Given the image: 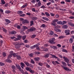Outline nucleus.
Segmentation results:
<instances>
[{"label":"nucleus","mask_w":74,"mask_h":74,"mask_svg":"<svg viewBox=\"0 0 74 74\" xmlns=\"http://www.w3.org/2000/svg\"><path fill=\"white\" fill-rule=\"evenodd\" d=\"M42 19H44V20H45V21H49V19H48L47 18L43 17L42 18Z\"/></svg>","instance_id":"f3484780"},{"label":"nucleus","mask_w":74,"mask_h":74,"mask_svg":"<svg viewBox=\"0 0 74 74\" xmlns=\"http://www.w3.org/2000/svg\"><path fill=\"white\" fill-rule=\"evenodd\" d=\"M49 56V54H46L44 56V57L45 58H48Z\"/></svg>","instance_id":"4468645a"},{"label":"nucleus","mask_w":74,"mask_h":74,"mask_svg":"<svg viewBox=\"0 0 74 74\" xmlns=\"http://www.w3.org/2000/svg\"><path fill=\"white\" fill-rule=\"evenodd\" d=\"M16 66L18 69L19 70V71H20L21 72H22V69H21V67L19 66V65L18 64H16Z\"/></svg>","instance_id":"20e7f679"},{"label":"nucleus","mask_w":74,"mask_h":74,"mask_svg":"<svg viewBox=\"0 0 74 74\" xmlns=\"http://www.w3.org/2000/svg\"><path fill=\"white\" fill-rule=\"evenodd\" d=\"M13 57H14V58H16L17 57L18 55H16V54L15 53H14L13 54Z\"/></svg>","instance_id":"c756f323"},{"label":"nucleus","mask_w":74,"mask_h":74,"mask_svg":"<svg viewBox=\"0 0 74 74\" xmlns=\"http://www.w3.org/2000/svg\"><path fill=\"white\" fill-rule=\"evenodd\" d=\"M20 40V39L19 38H15L14 39V40L15 41H18Z\"/></svg>","instance_id":"c03bdc74"},{"label":"nucleus","mask_w":74,"mask_h":74,"mask_svg":"<svg viewBox=\"0 0 74 74\" xmlns=\"http://www.w3.org/2000/svg\"><path fill=\"white\" fill-rule=\"evenodd\" d=\"M24 42L25 43H27V42H29V41L27 40H24Z\"/></svg>","instance_id":"69168bd1"},{"label":"nucleus","mask_w":74,"mask_h":74,"mask_svg":"<svg viewBox=\"0 0 74 74\" xmlns=\"http://www.w3.org/2000/svg\"><path fill=\"white\" fill-rule=\"evenodd\" d=\"M29 71V72H30V73H32V74H33V73H34V71H32V69L30 68Z\"/></svg>","instance_id":"c9c22d12"},{"label":"nucleus","mask_w":74,"mask_h":74,"mask_svg":"<svg viewBox=\"0 0 74 74\" xmlns=\"http://www.w3.org/2000/svg\"><path fill=\"white\" fill-rule=\"evenodd\" d=\"M24 63H25V64L27 66H29V62H26V61H25L24 62Z\"/></svg>","instance_id":"a211bd4d"},{"label":"nucleus","mask_w":74,"mask_h":74,"mask_svg":"<svg viewBox=\"0 0 74 74\" xmlns=\"http://www.w3.org/2000/svg\"><path fill=\"white\" fill-rule=\"evenodd\" d=\"M67 25H64L63 26V27L64 29H67Z\"/></svg>","instance_id":"864d4df0"},{"label":"nucleus","mask_w":74,"mask_h":74,"mask_svg":"<svg viewBox=\"0 0 74 74\" xmlns=\"http://www.w3.org/2000/svg\"><path fill=\"white\" fill-rule=\"evenodd\" d=\"M55 31L57 32H61V30L59 29L56 28L55 29Z\"/></svg>","instance_id":"dca6fc26"},{"label":"nucleus","mask_w":74,"mask_h":74,"mask_svg":"<svg viewBox=\"0 0 74 74\" xmlns=\"http://www.w3.org/2000/svg\"><path fill=\"white\" fill-rule=\"evenodd\" d=\"M27 3H25V4H24L23 6H22L21 7V8H25V7H27Z\"/></svg>","instance_id":"9b49d317"},{"label":"nucleus","mask_w":74,"mask_h":74,"mask_svg":"<svg viewBox=\"0 0 74 74\" xmlns=\"http://www.w3.org/2000/svg\"><path fill=\"white\" fill-rule=\"evenodd\" d=\"M12 56H13V54H9L8 55V59H10V58H12Z\"/></svg>","instance_id":"2eb2a0df"},{"label":"nucleus","mask_w":74,"mask_h":74,"mask_svg":"<svg viewBox=\"0 0 74 74\" xmlns=\"http://www.w3.org/2000/svg\"><path fill=\"white\" fill-rule=\"evenodd\" d=\"M25 69L27 70V71H29L30 70V69L28 67H26Z\"/></svg>","instance_id":"de8ad7c7"},{"label":"nucleus","mask_w":74,"mask_h":74,"mask_svg":"<svg viewBox=\"0 0 74 74\" xmlns=\"http://www.w3.org/2000/svg\"><path fill=\"white\" fill-rule=\"evenodd\" d=\"M35 53L36 54V55H39V54H40V53L39 52H35Z\"/></svg>","instance_id":"3c124183"},{"label":"nucleus","mask_w":74,"mask_h":74,"mask_svg":"<svg viewBox=\"0 0 74 74\" xmlns=\"http://www.w3.org/2000/svg\"><path fill=\"white\" fill-rule=\"evenodd\" d=\"M30 25L31 26H32L33 25V21H32L30 22Z\"/></svg>","instance_id":"e433bc0d"},{"label":"nucleus","mask_w":74,"mask_h":74,"mask_svg":"<svg viewBox=\"0 0 74 74\" xmlns=\"http://www.w3.org/2000/svg\"><path fill=\"white\" fill-rule=\"evenodd\" d=\"M50 14L51 16H55V14L52 13H50Z\"/></svg>","instance_id":"680f3d73"},{"label":"nucleus","mask_w":74,"mask_h":74,"mask_svg":"<svg viewBox=\"0 0 74 74\" xmlns=\"http://www.w3.org/2000/svg\"><path fill=\"white\" fill-rule=\"evenodd\" d=\"M63 69L65 70H66V71H69V69L67 68V67H63Z\"/></svg>","instance_id":"bb28decb"},{"label":"nucleus","mask_w":74,"mask_h":74,"mask_svg":"<svg viewBox=\"0 0 74 74\" xmlns=\"http://www.w3.org/2000/svg\"><path fill=\"white\" fill-rule=\"evenodd\" d=\"M26 36L24 35L22 37V39L23 40H24L25 39H26Z\"/></svg>","instance_id":"ea45409f"},{"label":"nucleus","mask_w":74,"mask_h":74,"mask_svg":"<svg viewBox=\"0 0 74 74\" xmlns=\"http://www.w3.org/2000/svg\"><path fill=\"white\" fill-rule=\"evenodd\" d=\"M29 67H30L31 68H33V65H32L31 64H29Z\"/></svg>","instance_id":"13d9d810"},{"label":"nucleus","mask_w":74,"mask_h":74,"mask_svg":"<svg viewBox=\"0 0 74 74\" xmlns=\"http://www.w3.org/2000/svg\"><path fill=\"white\" fill-rule=\"evenodd\" d=\"M41 27H45V25L44 24H42V25H41Z\"/></svg>","instance_id":"338daca9"},{"label":"nucleus","mask_w":74,"mask_h":74,"mask_svg":"<svg viewBox=\"0 0 74 74\" xmlns=\"http://www.w3.org/2000/svg\"><path fill=\"white\" fill-rule=\"evenodd\" d=\"M3 57H5L6 55V53H5V52L3 53Z\"/></svg>","instance_id":"8fccbe9b"},{"label":"nucleus","mask_w":74,"mask_h":74,"mask_svg":"<svg viewBox=\"0 0 74 74\" xmlns=\"http://www.w3.org/2000/svg\"><path fill=\"white\" fill-rule=\"evenodd\" d=\"M36 1L35 0H32L31 1V3H35Z\"/></svg>","instance_id":"0e129e2a"},{"label":"nucleus","mask_w":74,"mask_h":74,"mask_svg":"<svg viewBox=\"0 0 74 74\" xmlns=\"http://www.w3.org/2000/svg\"><path fill=\"white\" fill-rule=\"evenodd\" d=\"M16 38V37L15 36H11L10 37V38L11 39H14V38Z\"/></svg>","instance_id":"052dcab7"},{"label":"nucleus","mask_w":74,"mask_h":74,"mask_svg":"<svg viewBox=\"0 0 74 74\" xmlns=\"http://www.w3.org/2000/svg\"><path fill=\"white\" fill-rule=\"evenodd\" d=\"M6 62H8V63H11L12 62V61L11 60L9 59V58H8L7 60H6Z\"/></svg>","instance_id":"f8f14e48"},{"label":"nucleus","mask_w":74,"mask_h":74,"mask_svg":"<svg viewBox=\"0 0 74 74\" xmlns=\"http://www.w3.org/2000/svg\"><path fill=\"white\" fill-rule=\"evenodd\" d=\"M16 58L17 59H18V60H20V59H21V57L20 56L17 55Z\"/></svg>","instance_id":"c85d7f7f"},{"label":"nucleus","mask_w":74,"mask_h":74,"mask_svg":"<svg viewBox=\"0 0 74 74\" xmlns=\"http://www.w3.org/2000/svg\"><path fill=\"white\" fill-rule=\"evenodd\" d=\"M4 65V63L2 62H0V66H3Z\"/></svg>","instance_id":"37998d69"},{"label":"nucleus","mask_w":74,"mask_h":74,"mask_svg":"<svg viewBox=\"0 0 74 74\" xmlns=\"http://www.w3.org/2000/svg\"><path fill=\"white\" fill-rule=\"evenodd\" d=\"M1 1L2 4H5V2L4 0H1Z\"/></svg>","instance_id":"7c9ffc66"},{"label":"nucleus","mask_w":74,"mask_h":74,"mask_svg":"<svg viewBox=\"0 0 74 74\" xmlns=\"http://www.w3.org/2000/svg\"><path fill=\"white\" fill-rule=\"evenodd\" d=\"M36 29V28L34 27H32L29 29L27 30L28 32H33V31H35Z\"/></svg>","instance_id":"f03ea898"},{"label":"nucleus","mask_w":74,"mask_h":74,"mask_svg":"<svg viewBox=\"0 0 74 74\" xmlns=\"http://www.w3.org/2000/svg\"><path fill=\"white\" fill-rule=\"evenodd\" d=\"M40 45V43H37V44L35 45H34V47H37L38 46H39Z\"/></svg>","instance_id":"b1692460"},{"label":"nucleus","mask_w":74,"mask_h":74,"mask_svg":"<svg viewBox=\"0 0 74 74\" xmlns=\"http://www.w3.org/2000/svg\"><path fill=\"white\" fill-rule=\"evenodd\" d=\"M45 15H46L47 16H50V15L49 14V13L48 12H45Z\"/></svg>","instance_id":"393cba45"},{"label":"nucleus","mask_w":74,"mask_h":74,"mask_svg":"<svg viewBox=\"0 0 74 74\" xmlns=\"http://www.w3.org/2000/svg\"><path fill=\"white\" fill-rule=\"evenodd\" d=\"M55 38H53L52 39H50L49 41L50 43H51L52 44H55L56 43L55 42H54V41H55Z\"/></svg>","instance_id":"7ed1b4c3"},{"label":"nucleus","mask_w":74,"mask_h":74,"mask_svg":"<svg viewBox=\"0 0 74 74\" xmlns=\"http://www.w3.org/2000/svg\"><path fill=\"white\" fill-rule=\"evenodd\" d=\"M36 35L35 34L33 35L31 37L32 38H35V37H36Z\"/></svg>","instance_id":"a19ab883"},{"label":"nucleus","mask_w":74,"mask_h":74,"mask_svg":"<svg viewBox=\"0 0 74 74\" xmlns=\"http://www.w3.org/2000/svg\"><path fill=\"white\" fill-rule=\"evenodd\" d=\"M44 64L45 66H46V67H47V68H48V69H49L51 67V66H50L48 64L47 62H45L44 63Z\"/></svg>","instance_id":"423d86ee"},{"label":"nucleus","mask_w":74,"mask_h":74,"mask_svg":"<svg viewBox=\"0 0 74 74\" xmlns=\"http://www.w3.org/2000/svg\"><path fill=\"white\" fill-rule=\"evenodd\" d=\"M20 64L22 66H23V67H26V65H25V64L23 62H21Z\"/></svg>","instance_id":"4be33fe9"},{"label":"nucleus","mask_w":74,"mask_h":74,"mask_svg":"<svg viewBox=\"0 0 74 74\" xmlns=\"http://www.w3.org/2000/svg\"><path fill=\"white\" fill-rule=\"evenodd\" d=\"M69 18L71 19H74V16H71L69 17Z\"/></svg>","instance_id":"473e14b6"},{"label":"nucleus","mask_w":74,"mask_h":74,"mask_svg":"<svg viewBox=\"0 0 74 74\" xmlns=\"http://www.w3.org/2000/svg\"><path fill=\"white\" fill-rule=\"evenodd\" d=\"M22 23L23 25H25V24L29 23V21L27 20H24L22 22Z\"/></svg>","instance_id":"0eeeda50"},{"label":"nucleus","mask_w":74,"mask_h":74,"mask_svg":"<svg viewBox=\"0 0 74 74\" xmlns=\"http://www.w3.org/2000/svg\"><path fill=\"white\" fill-rule=\"evenodd\" d=\"M12 69H13V73H15V70L16 69V67L14 65H13L12 66Z\"/></svg>","instance_id":"1a4fd4ad"},{"label":"nucleus","mask_w":74,"mask_h":74,"mask_svg":"<svg viewBox=\"0 0 74 74\" xmlns=\"http://www.w3.org/2000/svg\"><path fill=\"white\" fill-rule=\"evenodd\" d=\"M51 48H53L54 49H58V47L56 46H50Z\"/></svg>","instance_id":"9d476101"},{"label":"nucleus","mask_w":74,"mask_h":74,"mask_svg":"<svg viewBox=\"0 0 74 74\" xmlns=\"http://www.w3.org/2000/svg\"><path fill=\"white\" fill-rule=\"evenodd\" d=\"M40 8H43L44 9V8H46V7H45L44 5H43L40 7Z\"/></svg>","instance_id":"09e8293b"},{"label":"nucleus","mask_w":74,"mask_h":74,"mask_svg":"<svg viewBox=\"0 0 74 74\" xmlns=\"http://www.w3.org/2000/svg\"><path fill=\"white\" fill-rule=\"evenodd\" d=\"M63 59H64L65 60V62H66V63H69V60L68 59L67 57H63Z\"/></svg>","instance_id":"39448f33"},{"label":"nucleus","mask_w":74,"mask_h":74,"mask_svg":"<svg viewBox=\"0 0 74 74\" xmlns=\"http://www.w3.org/2000/svg\"><path fill=\"white\" fill-rule=\"evenodd\" d=\"M74 40L72 38H71L69 39V41L70 44H72Z\"/></svg>","instance_id":"ddd939ff"},{"label":"nucleus","mask_w":74,"mask_h":74,"mask_svg":"<svg viewBox=\"0 0 74 74\" xmlns=\"http://www.w3.org/2000/svg\"><path fill=\"white\" fill-rule=\"evenodd\" d=\"M19 47H20V46L18 45H16L15 46V47L16 48H19Z\"/></svg>","instance_id":"72a5a7b5"},{"label":"nucleus","mask_w":74,"mask_h":74,"mask_svg":"<svg viewBox=\"0 0 74 74\" xmlns=\"http://www.w3.org/2000/svg\"><path fill=\"white\" fill-rule=\"evenodd\" d=\"M50 35H53V32L52 31H50Z\"/></svg>","instance_id":"6e6d98bb"},{"label":"nucleus","mask_w":74,"mask_h":74,"mask_svg":"<svg viewBox=\"0 0 74 74\" xmlns=\"http://www.w3.org/2000/svg\"><path fill=\"white\" fill-rule=\"evenodd\" d=\"M11 12V11L10 10H6L5 11V14H8L9 13H10Z\"/></svg>","instance_id":"a878e982"},{"label":"nucleus","mask_w":74,"mask_h":74,"mask_svg":"<svg viewBox=\"0 0 74 74\" xmlns=\"http://www.w3.org/2000/svg\"><path fill=\"white\" fill-rule=\"evenodd\" d=\"M37 5L38 7H40L41 5H42V4L41 3V2H40L37 3Z\"/></svg>","instance_id":"6ab92c4d"},{"label":"nucleus","mask_w":74,"mask_h":74,"mask_svg":"<svg viewBox=\"0 0 74 74\" xmlns=\"http://www.w3.org/2000/svg\"><path fill=\"white\" fill-rule=\"evenodd\" d=\"M58 19H54V20L52 21V22L51 23V25H52V26H54L55 27H56V22H57V24H58V25H62V24L63 23L61 21H59L58 22Z\"/></svg>","instance_id":"f257e3e1"},{"label":"nucleus","mask_w":74,"mask_h":74,"mask_svg":"<svg viewBox=\"0 0 74 74\" xmlns=\"http://www.w3.org/2000/svg\"><path fill=\"white\" fill-rule=\"evenodd\" d=\"M32 11L33 12H35L36 11V9L35 8H32Z\"/></svg>","instance_id":"e2e57ef3"},{"label":"nucleus","mask_w":74,"mask_h":74,"mask_svg":"<svg viewBox=\"0 0 74 74\" xmlns=\"http://www.w3.org/2000/svg\"><path fill=\"white\" fill-rule=\"evenodd\" d=\"M14 26H16L18 29H21V26L20 25H17L15 24Z\"/></svg>","instance_id":"aec40b11"},{"label":"nucleus","mask_w":74,"mask_h":74,"mask_svg":"<svg viewBox=\"0 0 74 74\" xmlns=\"http://www.w3.org/2000/svg\"><path fill=\"white\" fill-rule=\"evenodd\" d=\"M31 63H32V64H34V60H31Z\"/></svg>","instance_id":"bf43d9fd"},{"label":"nucleus","mask_w":74,"mask_h":74,"mask_svg":"<svg viewBox=\"0 0 74 74\" xmlns=\"http://www.w3.org/2000/svg\"><path fill=\"white\" fill-rule=\"evenodd\" d=\"M37 19V18L36 17H32V19L33 20V21H35V20Z\"/></svg>","instance_id":"a18cd8bd"},{"label":"nucleus","mask_w":74,"mask_h":74,"mask_svg":"<svg viewBox=\"0 0 74 74\" xmlns=\"http://www.w3.org/2000/svg\"><path fill=\"white\" fill-rule=\"evenodd\" d=\"M38 65L39 66H43V64L42 63L39 62L38 63Z\"/></svg>","instance_id":"4d7b16f0"},{"label":"nucleus","mask_w":74,"mask_h":74,"mask_svg":"<svg viewBox=\"0 0 74 74\" xmlns=\"http://www.w3.org/2000/svg\"><path fill=\"white\" fill-rule=\"evenodd\" d=\"M62 63L64 66H67V64H66V63L64 62H62Z\"/></svg>","instance_id":"412c9836"},{"label":"nucleus","mask_w":74,"mask_h":74,"mask_svg":"<svg viewBox=\"0 0 74 74\" xmlns=\"http://www.w3.org/2000/svg\"><path fill=\"white\" fill-rule=\"evenodd\" d=\"M34 59L36 61H38L40 60V58L38 57H36Z\"/></svg>","instance_id":"5701e85b"},{"label":"nucleus","mask_w":74,"mask_h":74,"mask_svg":"<svg viewBox=\"0 0 74 74\" xmlns=\"http://www.w3.org/2000/svg\"><path fill=\"white\" fill-rule=\"evenodd\" d=\"M65 33L66 35H69L70 34V30H65Z\"/></svg>","instance_id":"6e6552de"},{"label":"nucleus","mask_w":74,"mask_h":74,"mask_svg":"<svg viewBox=\"0 0 74 74\" xmlns=\"http://www.w3.org/2000/svg\"><path fill=\"white\" fill-rule=\"evenodd\" d=\"M62 52H66V53H67V51L65 49H63L62 50Z\"/></svg>","instance_id":"49530a36"},{"label":"nucleus","mask_w":74,"mask_h":74,"mask_svg":"<svg viewBox=\"0 0 74 74\" xmlns=\"http://www.w3.org/2000/svg\"><path fill=\"white\" fill-rule=\"evenodd\" d=\"M68 24L69 25H70V26H73V27H74V25L72 23H71V22L69 23Z\"/></svg>","instance_id":"2f4dec72"},{"label":"nucleus","mask_w":74,"mask_h":74,"mask_svg":"<svg viewBox=\"0 0 74 74\" xmlns=\"http://www.w3.org/2000/svg\"><path fill=\"white\" fill-rule=\"evenodd\" d=\"M52 56L53 58H55V59H59V58L54 55H52Z\"/></svg>","instance_id":"cd10ccee"},{"label":"nucleus","mask_w":74,"mask_h":74,"mask_svg":"<svg viewBox=\"0 0 74 74\" xmlns=\"http://www.w3.org/2000/svg\"><path fill=\"white\" fill-rule=\"evenodd\" d=\"M29 56H30V57H33V53H31L29 54Z\"/></svg>","instance_id":"603ef678"},{"label":"nucleus","mask_w":74,"mask_h":74,"mask_svg":"<svg viewBox=\"0 0 74 74\" xmlns=\"http://www.w3.org/2000/svg\"><path fill=\"white\" fill-rule=\"evenodd\" d=\"M3 30L4 32H5V33H7V30L5 29V28H3Z\"/></svg>","instance_id":"5fc2aeb1"},{"label":"nucleus","mask_w":74,"mask_h":74,"mask_svg":"<svg viewBox=\"0 0 74 74\" xmlns=\"http://www.w3.org/2000/svg\"><path fill=\"white\" fill-rule=\"evenodd\" d=\"M18 14H22L23 13V12L21 11H19L18 12Z\"/></svg>","instance_id":"f704fd0d"},{"label":"nucleus","mask_w":74,"mask_h":74,"mask_svg":"<svg viewBox=\"0 0 74 74\" xmlns=\"http://www.w3.org/2000/svg\"><path fill=\"white\" fill-rule=\"evenodd\" d=\"M9 33L10 34H15V33H14L13 31L10 32H9Z\"/></svg>","instance_id":"79ce46f5"},{"label":"nucleus","mask_w":74,"mask_h":74,"mask_svg":"<svg viewBox=\"0 0 74 74\" xmlns=\"http://www.w3.org/2000/svg\"><path fill=\"white\" fill-rule=\"evenodd\" d=\"M65 38V36H61L59 37L58 38Z\"/></svg>","instance_id":"4c0bfd02"},{"label":"nucleus","mask_w":74,"mask_h":74,"mask_svg":"<svg viewBox=\"0 0 74 74\" xmlns=\"http://www.w3.org/2000/svg\"><path fill=\"white\" fill-rule=\"evenodd\" d=\"M6 22H8V23H10V21L7 19L6 20Z\"/></svg>","instance_id":"774afa93"},{"label":"nucleus","mask_w":74,"mask_h":74,"mask_svg":"<svg viewBox=\"0 0 74 74\" xmlns=\"http://www.w3.org/2000/svg\"><path fill=\"white\" fill-rule=\"evenodd\" d=\"M23 29H28V28H27V27L26 26H23Z\"/></svg>","instance_id":"58836bf2"}]
</instances>
